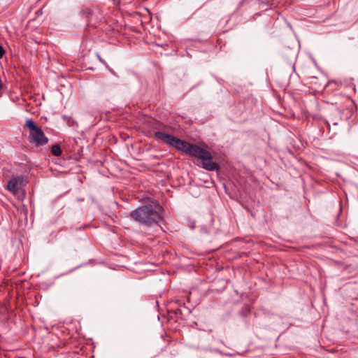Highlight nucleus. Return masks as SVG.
<instances>
[{
    "label": "nucleus",
    "mask_w": 358,
    "mask_h": 358,
    "mask_svg": "<svg viewBox=\"0 0 358 358\" xmlns=\"http://www.w3.org/2000/svg\"><path fill=\"white\" fill-rule=\"evenodd\" d=\"M20 358H25V357H20Z\"/></svg>",
    "instance_id": "nucleus-10"
},
{
    "label": "nucleus",
    "mask_w": 358,
    "mask_h": 358,
    "mask_svg": "<svg viewBox=\"0 0 358 358\" xmlns=\"http://www.w3.org/2000/svg\"><path fill=\"white\" fill-rule=\"evenodd\" d=\"M99 60L102 62V63H105L103 59H101V57H99Z\"/></svg>",
    "instance_id": "nucleus-9"
},
{
    "label": "nucleus",
    "mask_w": 358,
    "mask_h": 358,
    "mask_svg": "<svg viewBox=\"0 0 358 358\" xmlns=\"http://www.w3.org/2000/svg\"><path fill=\"white\" fill-rule=\"evenodd\" d=\"M5 53V50H3V47L0 45V59L3 56Z\"/></svg>",
    "instance_id": "nucleus-8"
},
{
    "label": "nucleus",
    "mask_w": 358,
    "mask_h": 358,
    "mask_svg": "<svg viewBox=\"0 0 358 358\" xmlns=\"http://www.w3.org/2000/svg\"><path fill=\"white\" fill-rule=\"evenodd\" d=\"M155 136L164 143L176 148L177 150H178L180 146L182 144V140L162 131H156Z\"/></svg>",
    "instance_id": "nucleus-4"
},
{
    "label": "nucleus",
    "mask_w": 358,
    "mask_h": 358,
    "mask_svg": "<svg viewBox=\"0 0 358 358\" xmlns=\"http://www.w3.org/2000/svg\"><path fill=\"white\" fill-rule=\"evenodd\" d=\"M23 181L24 178L20 176L11 178L8 182V189L13 194H16L22 188Z\"/></svg>",
    "instance_id": "nucleus-6"
},
{
    "label": "nucleus",
    "mask_w": 358,
    "mask_h": 358,
    "mask_svg": "<svg viewBox=\"0 0 358 358\" xmlns=\"http://www.w3.org/2000/svg\"><path fill=\"white\" fill-rule=\"evenodd\" d=\"M162 207L158 203H152L131 211L129 216L140 224L151 226L157 224L162 219Z\"/></svg>",
    "instance_id": "nucleus-1"
},
{
    "label": "nucleus",
    "mask_w": 358,
    "mask_h": 358,
    "mask_svg": "<svg viewBox=\"0 0 358 358\" xmlns=\"http://www.w3.org/2000/svg\"><path fill=\"white\" fill-rule=\"evenodd\" d=\"M51 153L56 157H59L62 155V150L59 145L55 144L51 148Z\"/></svg>",
    "instance_id": "nucleus-7"
},
{
    "label": "nucleus",
    "mask_w": 358,
    "mask_h": 358,
    "mask_svg": "<svg viewBox=\"0 0 358 358\" xmlns=\"http://www.w3.org/2000/svg\"><path fill=\"white\" fill-rule=\"evenodd\" d=\"M155 136L164 143L176 148L177 150H178L180 146L182 144V140L162 131H156Z\"/></svg>",
    "instance_id": "nucleus-5"
},
{
    "label": "nucleus",
    "mask_w": 358,
    "mask_h": 358,
    "mask_svg": "<svg viewBox=\"0 0 358 358\" xmlns=\"http://www.w3.org/2000/svg\"><path fill=\"white\" fill-rule=\"evenodd\" d=\"M178 150L201 159V166L206 170L215 171L218 169L217 164L213 162L211 154L196 145L182 141V144L180 146Z\"/></svg>",
    "instance_id": "nucleus-2"
},
{
    "label": "nucleus",
    "mask_w": 358,
    "mask_h": 358,
    "mask_svg": "<svg viewBox=\"0 0 358 358\" xmlns=\"http://www.w3.org/2000/svg\"><path fill=\"white\" fill-rule=\"evenodd\" d=\"M25 125L29 129L28 139L30 143L34 144L36 148H39L48 144V138L45 136L43 130L36 126L31 119L26 120Z\"/></svg>",
    "instance_id": "nucleus-3"
}]
</instances>
